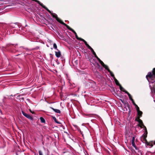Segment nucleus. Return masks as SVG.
<instances>
[{"label": "nucleus", "instance_id": "nucleus-29", "mask_svg": "<svg viewBox=\"0 0 155 155\" xmlns=\"http://www.w3.org/2000/svg\"><path fill=\"white\" fill-rule=\"evenodd\" d=\"M53 47L55 49H57V45L56 44H55V43H54V44H53Z\"/></svg>", "mask_w": 155, "mask_h": 155}, {"label": "nucleus", "instance_id": "nucleus-3", "mask_svg": "<svg viewBox=\"0 0 155 155\" xmlns=\"http://www.w3.org/2000/svg\"><path fill=\"white\" fill-rule=\"evenodd\" d=\"M21 112L23 115L27 118L31 120H33V117L29 114L26 113L23 111H22Z\"/></svg>", "mask_w": 155, "mask_h": 155}, {"label": "nucleus", "instance_id": "nucleus-2", "mask_svg": "<svg viewBox=\"0 0 155 155\" xmlns=\"http://www.w3.org/2000/svg\"><path fill=\"white\" fill-rule=\"evenodd\" d=\"M135 137H132V145L133 147L135 148L136 150H138V152L140 153L141 155H142V152L140 150H138V148L136 147L135 143Z\"/></svg>", "mask_w": 155, "mask_h": 155}, {"label": "nucleus", "instance_id": "nucleus-7", "mask_svg": "<svg viewBox=\"0 0 155 155\" xmlns=\"http://www.w3.org/2000/svg\"><path fill=\"white\" fill-rule=\"evenodd\" d=\"M143 128H144V129L145 130V132L143 135L142 137H143L147 138V129L146 127L144 125H143Z\"/></svg>", "mask_w": 155, "mask_h": 155}, {"label": "nucleus", "instance_id": "nucleus-22", "mask_svg": "<svg viewBox=\"0 0 155 155\" xmlns=\"http://www.w3.org/2000/svg\"><path fill=\"white\" fill-rule=\"evenodd\" d=\"M53 119L54 120L55 122L58 124H61V123L59 121H58L56 119V117H52Z\"/></svg>", "mask_w": 155, "mask_h": 155}, {"label": "nucleus", "instance_id": "nucleus-34", "mask_svg": "<svg viewBox=\"0 0 155 155\" xmlns=\"http://www.w3.org/2000/svg\"><path fill=\"white\" fill-rule=\"evenodd\" d=\"M73 126L77 129L78 130H79L78 129V126H77V125H74Z\"/></svg>", "mask_w": 155, "mask_h": 155}, {"label": "nucleus", "instance_id": "nucleus-45", "mask_svg": "<svg viewBox=\"0 0 155 155\" xmlns=\"http://www.w3.org/2000/svg\"><path fill=\"white\" fill-rule=\"evenodd\" d=\"M153 143H154V144H155V141Z\"/></svg>", "mask_w": 155, "mask_h": 155}, {"label": "nucleus", "instance_id": "nucleus-43", "mask_svg": "<svg viewBox=\"0 0 155 155\" xmlns=\"http://www.w3.org/2000/svg\"><path fill=\"white\" fill-rule=\"evenodd\" d=\"M154 92L155 93V87L154 88Z\"/></svg>", "mask_w": 155, "mask_h": 155}, {"label": "nucleus", "instance_id": "nucleus-47", "mask_svg": "<svg viewBox=\"0 0 155 155\" xmlns=\"http://www.w3.org/2000/svg\"><path fill=\"white\" fill-rule=\"evenodd\" d=\"M10 96H13L12 95H11Z\"/></svg>", "mask_w": 155, "mask_h": 155}, {"label": "nucleus", "instance_id": "nucleus-12", "mask_svg": "<svg viewBox=\"0 0 155 155\" xmlns=\"http://www.w3.org/2000/svg\"><path fill=\"white\" fill-rule=\"evenodd\" d=\"M66 27L69 30L71 31H72L74 33V34L75 36L77 35V33L74 30H73V29L71 28L68 25Z\"/></svg>", "mask_w": 155, "mask_h": 155}, {"label": "nucleus", "instance_id": "nucleus-37", "mask_svg": "<svg viewBox=\"0 0 155 155\" xmlns=\"http://www.w3.org/2000/svg\"><path fill=\"white\" fill-rule=\"evenodd\" d=\"M30 111L32 114H35V112L34 111H32L31 109H29Z\"/></svg>", "mask_w": 155, "mask_h": 155}, {"label": "nucleus", "instance_id": "nucleus-27", "mask_svg": "<svg viewBox=\"0 0 155 155\" xmlns=\"http://www.w3.org/2000/svg\"><path fill=\"white\" fill-rule=\"evenodd\" d=\"M114 81L117 85L119 86L120 85V84L119 82L118 81L117 79H115V80H114Z\"/></svg>", "mask_w": 155, "mask_h": 155}, {"label": "nucleus", "instance_id": "nucleus-14", "mask_svg": "<svg viewBox=\"0 0 155 155\" xmlns=\"http://www.w3.org/2000/svg\"><path fill=\"white\" fill-rule=\"evenodd\" d=\"M42 7L45 8L46 10L47 11L49 10V9L48 8L46 7L42 3H41V2L39 1V2H37Z\"/></svg>", "mask_w": 155, "mask_h": 155}, {"label": "nucleus", "instance_id": "nucleus-38", "mask_svg": "<svg viewBox=\"0 0 155 155\" xmlns=\"http://www.w3.org/2000/svg\"><path fill=\"white\" fill-rule=\"evenodd\" d=\"M50 57H51V58H52V54H50Z\"/></svg>", "mask_w": 155, "mask_h": 155}, {"label": "nucleus", "instance_id": "nucleus-23", "mask_svg": "<svg viewBox=\"0 0 155 155\" xmlns=\"http://www.w3.org/2000/svg\"><path fill=\"white\" fill-rule=\"evenodd\" d=\"M119 86V87H120V90L122 91H123L124 92H125V91H126L121 86V85H120V86Z\"/></svg>", "mask_w": 155, "mask_h": 155}, {"label": "nucleus", "instance_id": "nucleus-8", "mask_svg": "<svg viewBox=\"0 0 155 155\" xmlns=\"http://www.w3.org/2000/svg\"><path fill=\"white\" fill-rule=\"evenodd\" d=\"M58 51H55V55L58 58L60 57L61 55V51L58 49H57Z\"/></svg>", "mask_w": 155, "mask_h": 155}, {"label": "nucleus", "instance_id": "nucleus-19", "mask_svg": "<svg viewBox=\"0 0 155 155\" xmlns=\"http://www.w3.org/2000/svg\"><path fill=\"white\" fill-rule=\"evenodd\" d=\"M143 114V112L141 111H137V116H138V117H140V118L142 117Z\"/></svg>", "mask_w": 155, "mask_h": 155}, {"label": "nucleus", "instance_id": "nucleus-24", "mask_svg": "<svg viewBox=\"0 0 155 155\" xmlns=\"http://www.w3.org/2000/svg\"><path fill=\"white\" fill-rule=\"evenodd\" d=\"M155 141H151L148 142V143H150V144L148 146H151V147H152L153 146V143L154 144V143L153 142H154Z\"/></svg>", "mask_w": 155, "mask_h": 155}, {"label": "nucleus", "instance_id": "nucleus-17", "mask_svg": "<svg viewBox=\"0 0 155 155\" xmlns=\"http://www.w3.org/2000/svg\"><path fill=\"white\" fill-rule=\"evenodd\" d=\"M143 140L144 141V143H145V144L146 145H149L150 143H148V142L147 141V140L146 139V138L143 137Z\"/></svg>", "mask_w": 155, "mask_h": 155}, {"label": "nucleus", "instance_id": "nucleus-28", "mask_svg": "<svg viewBox=\"0 0 155 155\" xmlns=\"http://www.w3.org/2000/svg\"><path fill=\"white\" fill-rule=\"evenodd\" d=\"M108 72L110 73V74L111 76L112 77H114V75L113 74V72L110 70H109V71L108 70Z\"/></svg>", "mask_w": 155, "mask_h": 155}, {"label": "nucleus", "instance_id": "nucleus-25", "mask_svg": "<svg viewBox=\"0 0 155 155\" xmlns=\"http://www.w3.org/2000/svg\"><path fill=\"white\" fill-rule=\"evenodd\" d=\"M41 121L42 123H45V119L42 117H40V118Z\"/></svg>", "mask_w": 155, "mask_h": 155}, {"label": "nucleus", "instance_id": "nucleus-33", "mask_svg": "<svg viewBox=\"0 0 155 155\" xmlns=\"http://www.w3.org/2000/svg\"><path fill=\"white\" fill-rule=\"evenodd\" d=\"M131 101H132V103L134 105H136V104H135V102H134V100H133V99H132V100H131Z\"/></svg>", "mask_w": 155, "mask_h": 155}, {"label": "nucleus", "instance_id": "nucleus-1", "mask_svg": "<svg viewBox=\"0 0 155 155\" xmlns=\"http://www.w3.org/2000/svg\"><path fill=\"white\" fill-rule=\"evenodd\" d=\"M146 78L149 81H150V80H153L154 78H155V68L153 69L152 74L151 72H149L146 75Z\"/></svg>", "mask_w": 155, "mask_h": 155}, {"label": "nucleus", "instance_id": "nucleus-46", "mask_svg": "<svg viewBox=\"0 0 155 155\" xmlns=\"http://www.w3.org/2000/svg\"><path fill=\"white\" fill-rule=\"evenodd\" d=\"M0 112L1 113H2V112H1V110H0Z\"/></svg>", "mask_w": 155, "mask_h": 155}, {"label": "nucleus", "instance_id": "nucleus-32", "mask_svg": "<svg viewBox=\"0 0 155 155\" xmlns=\"http://www.w3.org/2000/svg\"><path fill=\"white\" fill-rule=\"evenodd\" d=\"M86 45L88 48L90 50L92 48L88 44L87 45Z\"/></svg>", "mask_w": 155, "mask_h": 155}, {"label": "nucleus", "instance_id": "nucleus-31", "mask_svg": "<svg viewBox=\"0 0 155 155\" xmlns=\"http://www.w3.org/2000/svg\"><path fill=\"white\" fill-rule=\"evenodd\" d=\"M75 37L76 38V39L78 40H81V39H82L81 38H79V37H78V35L75 36Z\"/></svg>", "mask_w": 155, "mask_h": 155}, {"label": "nucleus", "instance_id": "nucleus-6", "mask_svg": "<svg viewBox=\"0 0 155 155\" xmlns=\"http://www.w3.org/2000/svg\"><path fill=\"white\" fill-rule=\"evenodd\" d=\"M38 153L39 155H49V151H48L47 152H43L41 150H39Z\"/></svg>", "mask_w": 155, "mask_h": 155}, {"label": "nucleus", "instance_id": "nucleus-44", "mask_svg": "<svg viewBox=\"0 0 155 155\" xmlns=\"http://www.w3.org/2000/svg\"><path fill=\"white\" fill-rule=\"evenodd\" d=\"M137 119V120H138V117H137V118H136Z\"/></svg>", "mask_w": 155, "mask_h": 155}, {"label": "nucleus", "instance_id": "nucleus-21", "mask_svg": "<svg viewBox=\"0 0 155 155\" xmlns=\"http://www.w3.org/2000/svg\"><path fill=\"white\" fill-rule=\"evenodd\" d=\"M125 93L128 95L129 97V98L130 99V100H132V99H133L132 97L131 96L128 91H125Z\"/></svg>", "mask_w": 155, "mask_h": 155}, {"label": "nucleus", "instance_id": "nucleus-41", "mask_svg": "<svg viewBox=\"0 0 155 155\" xmlns=\"http://www.w3.org/2000/svg\"><path fill=\"white\" fill-rule=\"evenodd\" d=\"M120 100L121 101V102L122 103V102H124V100H122V99H120Z\"/></svg>", "mask_w": 155, "mask_h": 155}, {"label": "nucleus", "instance_id": "nucleus-16", "mask_svg": "<svg viewBox=\"0 0 155 155\" xmlns=\"http://www.w3.org/2000/svg\"><path fill=\"white\" fill-rule=\"evenodd\" d=\"M50 108L53 110L56 113L59 114L61 113V111L59 110L55 109L52 107H50Z\"/></svg>", "mask_w": 155, "mask_h": 155}, {"label": "nucleus", "instance_id": "nucleus-26", "mask_svg": "<svg viewBox=\"0 0 155 155\" xmlns=\"http://www.w3.org/2000/svg\"><path fill=\"white\" fill-rule=\"evenodd\" d=\"M103 67H104L106 70H107L108 71V70H110L108 66L105 64Z\"/></svg>", "mask_w": 155, "mask_h": 155}, {"label": "nucleus", "instance_id": "nucleus-20", "mask_svg": "<svg viewBox=\"0 0 155 155\" xmlns=\"http://www.w3.org/2000/svg\"><path fill=\"white\" fill-rule=\"evenodd\" d=\"M97 59L102 66L104 65L105 64L98 57Z\"/></svg>", "mask_w": 155, "mask_h": 155}, {"label": "nucleus", "instance_id": "nucleus-13", "mask_svg": "<svg viewBox=\"0 0 155 155\" xmlns=\"http://www.w3.org/2000/svg\"><path fill=\"white\" fill-rule=\"evenodd\" d=\"M66 27L69 30L71 31H72L74 33V34L75 36L77 35V33L74 30H73V29L71 28L68 25Z\"/></svg>", "mask_w": 155, "mask_h": 155}, {"label": "nucleus", "instance_id": "nucleus-4", "mask_svg": "<svg viewBox=\"0 0 155 155\" xmlns=\"http://www.w3.org/2000/svg\"><path fill=\"white\" fill-rule=\"evenodd\" d=\"M138 120H137V118H136L135 120L138 121L140 124H139L138 125L141 128H142L143 127V125H144L143 124V121L142 120L140 119V117H138Z\"/></svg>", "mask_w": 155, "mask_h": 155}, {"label": "nucleus", "instance_id": "nucleus-30", "mask_svg": "<svg viewBox=\"0 0 155 155\" xmlns=\"http://www.w3.org/2000/svg\"><path fill=\"white\" fill-rule=\"evenodd\" d=\"M81 41H83V42H84V43L85 45H87V42L83 38H82Z\"/></svg>", "mask_w": 155, "mask_h": 155}, {"label": "nucleus", "instance_id": "nucleus-39", "mask_svg": "<svg viewBox=\"0 0 155 155\" xmlns=\"http://www.w3.org/2000/svg\"><path fill=\"white\" fill-rule=\"evenodd\" d=\"M112 78H114V80H115V79H116V78H115L114 75V77H112Z\"/></svg>", "mask_w": 155, "mask_h": 155}, {"label": "nucleus", "instance_id": "nucleus-36", "mask_svg": "<svg viewBox=\"0 0 155 155\" xmlns=\"http://www.w3.org/2000/svg\"><path fill=\"white\" fill-rule=\"evenodd\" d=\"M33 1H35L36 2H39V1L37 0H32Z\"/></svg>", "mask_w": 155, "mask_h": 155}, {"label": "nucleus", "instance_id": "nucleus-11", "mask_svg": "<svg viewBox=\"0 0 155 155\" xmlns=\"http://www.w3.org/2000/svg\"><path fill=\"white\" fill-rule=\"evenodd\" d=\"M66 27L69 30L71 31H72L74 33V34L75 36L77 35V33L74 30H73V29L71 28L68 25Z\"/></svg>", "mask_w": 155, "mask_h": 155}, {"label": "nucleus", "instance_id": "nucleus-15", "mask_svg": "<svg viewBox=\"0 0 155 155\" xmlns=\"http://www.w3.org/2000/svg\"><path fill=\"white\" fill-rule=\"evenodd\" d=\"M42 7L45 8L46 10L47 11L49 10V9L48 8L46 7L42 3H41V2L39 1V2H37Z\"/></svg>", "mask_w": 155, "mask_h": 155}, {"label": "nucleus", "instance_id": "nucleus-10", "mask_svg": "<svg viewBox=\"0 0 155 155\" xmlns=\"http://www.w3.org/2000/svg\"><path fill=\"white\" fill-rule=\"evenodd\" d=\"M48 12L51 14V15L53 17L55 18L56 19L58 17L57 14L55 13H52L50 10H49Z\"/></svg>", "mask_w": 155, "mask_h": 155}, {"label": "nucleus", "instance_id": "nucleus-18", "mask_svg": "<svg viewBox=\"0 0 155 155\" xmlns=\"http://www.w3.org/2000/svg\"><path fill=\"white\" fill-rule=\"evenodd\" d=\"M90 50H91V51L92 52V53L94 55V56L96 58H98V57L97 55L95 52H94V50L92 48H91V49H90Z\"/></svg>", "mask_w": 155, "mask_h": 155}, {"label": "nucleus", "instance_id": "nucleus-5", "mask_svg": "<svg viewBox=\"0 0 155 155\" xmlns=\"http://www.w3.org/2000/svg\"><path fill=\"white\" fill-rule=\"evenodd\" d=\"M56 20L59 22L61 24L64 25L66 27H67L68 26V25L64 23L61 20V19L58 18V17L56 19Z\"/></svg>", "mask_w": 155, "mask_h": 155}, {"label": "nucleus", "instance_id": "nucleus-9", "mask_svg": "<svg viewBox=\"0 0 155 155\" xmlns=\"http://www.w3.org/2000/svg\"><path fill=\"white\" fill-rule=\"evenodd\" d=\"M122 103L124 104L125 106H127L128 108L129 109V112H130V105H129V104L128 103V102L126 101H124V102H122Z\"/></svg>", "mask_w": 155, "mask_h": 155}, {"label": "nucleus", "instance_id": "nucleus-35", "mask_svg": "<svg viewBox=\"0 0 155 155\" xmlns=\"http://www.w3.org/2000/svg\"><path fill=\"white\" fill-rule=\"evenodd\" d=\"M136 110L137 111V112L139 111H140L139 108L138 107H137L136 108Z\"/></svg>", "mask_w": 155, "mask_h": 155}, {"label": "nucleus", "instance_id": "nucleus-42", "mask_svg": "<svg viewBox=\"0 0 155 155\" xmlns=\"http://www.w3.org/2000/svg\"><path fill=\"white\" fill-rule=\"evenodd\" d=\"M134 106H135V107H136V108L137 107H138V106H137V105L136 104V105H135Z\"/></svg>", "mask_w": 155, "mask_h": 155}, {"label": "nucleus", "instance_id": "nucleus-40", "mask_svg": "<svg viewBox=\"0 0 155 155\" xmlns=\"http://www.w3.org/2000/svg\"><path fill=\"white\" fill-rule=\"evenodd\" d=\"M97 64L98 66L99 67H100V65H99V64L98 63H97Z\"/></svg>", "mask_w": 155, "mask_h": 155}]
</instances>
